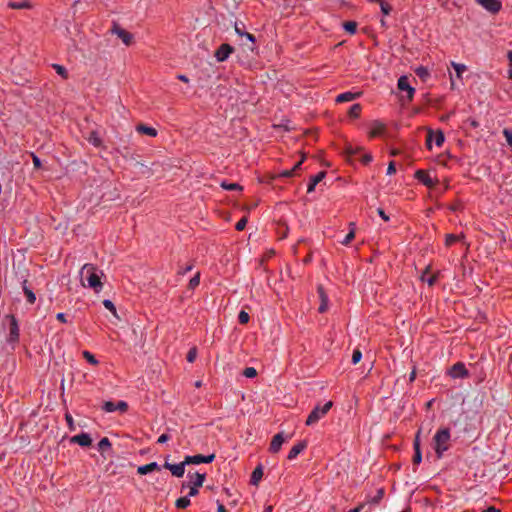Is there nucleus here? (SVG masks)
Returning a JSON list of instances; mask_svg holds the SVG:
<instances>
[{
    "label": "nucleus",
    "mask_w": 512,
    "mask_h": 512,
    "mask_svg": "<svg viewBox=\"0 0 512 512\" xmlns=\"http://www.w3.org/2000/svg\"><path fill=\"white\" fill-rule=\"evenodd\" d=\"M305 159H306V156L303 154L301 159L291 169H286V170L281 171L278 174L272 175L270 177V180L274 181V180H277L280 178H291V177L298 175Z\"/></svg>",
    "instance_id": "39448f33"
},
{
    "label": "nucleus",
    "mask_w": 512,
    "mask_h": 512,
    "mask_svg": "<svg viewBox=\"0 0 512 512\" xmlns=\"http://www.w3.org/2000/svg\"><path fill=\"white\" fill-rule=\"evenodd\" d=\"M103 305L106 309H108L110 312L116 315V307L111 300L105 299L103 301Z\"/></svg>",
    "instance_id": "603ef678"
},
{
    "label": "nucleus",
    "mask_w": 512,
    "mask_h": 512,
    "mask_svg": "<svg viewBox=\"0 0 512 512\" xmlns=\"http://www.w3.org/2000/svg\"><path fill=\"white\" fill-rule=\"evenodd\" d=\"M333 402L328 401L323 406L317 405L314 407V409L310 412L306 419V425L312 426L316 424L319 420H321L332 408Z\"/></svg>",
    "instance_id": "7ed1b4c3"
},
{
    "label": "nucleus",
    "mask_w": 512,
    "mask_h": 512,
    "mask_svg": "<svg viewBox=\"0 0 512 512\" xmlns=\"http://www.w3.org/2000/svg\"><path fill=\"white\" fill-rule=\"evenodd\" d=\"M65 420L69 426V429L70 430H73L74 429V421H73V417L69 414V413H66L65 414Z\"/></svg>",
    "instance_id": "680f3d73"
},
{
    "label": "nucleus",
    "mask_w": 512,
    "mask_h": 512,
    "mask_svg": "<svg viewBox=\"0 0 512 512\" xmlns=\"http://www.w3.org/2000/svg\"><path fill=\"white\" fill-rule=\"evenodd\" d=\"M371 129L369 131V138L382 137L386 133V125L379 120H374L371 123Z\"/></svg>",
    "instance_id": "4468645a"
},
{
    "label": "nucleus",
    "mask_w": 512,
    "mask_h": 512,
    "mask_svg": "<svg viewBox=\"0 0 512 512\" xmlns=\"http://www.w3.org/2000/svg\"><path fill=\"white\" fill-rule=\"evenodd\" d=\"M365 506V503H360L358 506H356L353 509H350L348 512H361Z\"/></svg>",
    "instance_id": "774afa93"
},
{
    "label": "nucleus",
    "mask_w": 512,
    "mask_h": 512,
    "mask_svg": "<svg viewBox=\"0 0 512 512\" xmlns=\"http://www.w3.org/2000/svg\"><path fill=\"white\" fill-rule=\"evenodd\" d=\"M136 131L140 134H145L150 137H156L158 134V132L155 128L147 126L145 124H138L136 126Z\"/></svg>",
    "instance_id": "a878e982"
},
{
    "label": "nucleus",
    "mask_w": 512,
    "mask_h": 512,
    "mask_svg": "<svg viewBox=\"0 0 512 512\" xmlns=\"http://www.w3.org/2000/svg\"><path fill=\"white\" fill-rule=\"evenodd\" d=\"M221 187L228 191L242 190V187L238 183H227L226 181L221 183Z\"/></svg>",
    "instance_id": "37998d69"
},
{
    "label": "nucleus",
    "mask_w": 512,
    "mask_h": 512,
    "mask_svg": "<svg viewBox=\"0 0 512 512\" xmlns=\"http://www.w3.org/2000/svg\"><path fill=\"white\" fill-rule=\"evenodd\" d=\"M450 438V429L447 427L439 429L434 435L432 445L438 459L450 448Z\"/></svg>",
    "instance_id": "f257e3e1"
},
{
    "label": "nucleus",
    "mask_w": 512,
    "mask_h": 512,
    "mask_svg": "<svg viewBox=\"0 0 512 512\" xmlns=\"http://www.w3.org/2000/svg\"><path fill=\"white\" fill-rule=\"evenodd\" d=\"M111 32L117 35L122 40V42L127 46H129L133 41V35L130 32L123 29L122 27H120L117 23L113 24Z\"/></svg>",
    "instance_id": "f8f14e48"
},
{
    "label": "nucleus",
    "mask_w": 512,
    "mask_h": 512,
    "mask_svg": "<svg viewBox=\"0 0 512 512\" xmlns=\"http://www.w3.org/2000/svg\"><path fill=\"white\" fill-rule=\"evenodd\" d=\"M284 442H285V439H284L283 433H277L276 435L273 436V438L271 440V443L269 446V451L271 453L279 452V450L281 449V446Z\"/></svg>",
    "instance_id": "aec40b11"
},
{
    "label": "nucleus",
    "mask_w": 512,
    "mask_h": 512,
    "mask_svg": "<svg viewBox=\"0 0 512 512\" xmlns=\"http://www.w3.org/2000/svg\"><path fill=\"white\" fill-rule=\"evenodd\" d=\"M8 7L11 9H30L32 8V4L27 0L22 2L10 1Z\"/></svg>",
    "instance_id": "c756f323"
},
{
    "label": "nucleus",
    "mask_w": 512,
    "mask_h": 512,
    "mask_svg": "<svg viewBox=\"0 0 512 512\" xmlns=\"http://www.w3.org/2000/svg\"><path fill=\"white\" fill-rule=\"evenodd\" d=\"M377 213L384 221H389V216L385 213V211L382 208H378Z\"/></svg>",
    "instance_id": "69168bd1"
},
{
    "label": "nucleus",
    "mask_w": 512,
    "mask_h": 512,
    "mask_svg": "<svg viewBox=\"0 0 512 512\" xmlns=\"http://www.w3.org/2000/svg\"><path fill=\"white\" fill-rule=\"evenodd\" d=\"M362 358V353L359 349H355L352 354V363L357 364Z\"/></svg>",
    "instance_id": "5fc2aeb1"
},
{
    "label": "nucleus",
    "mask_w": 512,
    "mask_h": 512,
    "mask_svg": "<svg viewBox=\"0 0 512 512\" xmlns=\"http://www.w3.org/2000/svg\"><path fill=\"white\" fill-rule=\"evenodd\" d=\"M108 449H111V442L107 437H104L98 443V451L103 454Z\"/></svg>",
    "instance_id": "e433bc0d"
},
{
    "label": "nucleus",
    "mask_w": 512,
    "mask_h": 512,
    "mask_svg": "<svg viewBox=\"0 0 512 512\" xmlns=\"http://www.w3.org/2000/svg\"><path fill=\"white\" fill-rule=\"evenodd\" d=\"M445 137L441 130L434 132L432 129H428L426 136V147L431 150L432 142L434 141L436 146L441 147L444 143Z\"/></svg>",
    "instance_id": "6e6552de"
},
{
    "label": "nucleus",
    "mask_w": 512,
    "mask_h": 512,
    "mask_svg": "<svg viewBox=\"0 0 512 512\" xmlns=\"http://www.w3.org/2000/svg\"><path fill=\"white\" fill-rule=\"evenodd\" d=\"M234 51L235 48L232 45L228 43H223L217 48V50L214 53V56L218 62H224L229 58V56Z\"/></svg>",
    "instance_id": "1a4fd4ad"
},
{
    "label": "nucleus",
    "mask_w": 512,
    "mask_h": 512,
    "mask_svg": "<svg viewBox=\"0 0 512 512\" xmlns=\"http://www.w3.org/2000/svg\"><path fill=\"white\" fill-rule=\"evenodd\" d=\"M160 466L156 462H151L149 464L139 466L137 469V473L140 475H146L153 471H159Z\"/></svg>",
    "instance_id": "393cba45"
},
{
    "label": "nucleus",
    "mask_w": 512,
    "mask_h": 512,
    "mask_svg": "<svg viewBox=\"0 0 512 512\" xmlns=\"http://www.w3.org/2000/svg\"><path fill=\"white\" fill-rule=\"evenodd\" d=\"M325 176H326V172L325 171H321V172L317 173L316 175L311 176L310 180H309V183H308V186H307V192L308 193L313 192L315 190L316 185L318 183H320Z\"/></svg>",
    "instance_id": "4be33fe9"
},
{
    "label": "nucleus",
    "mask_w": 512,
    "mask_h": 512,
    "mask_svg": "<svg viewBox=\"0 0 512 512\" xmlns=\"http://www.w3.org/2000/svg\"><path fill=\"white\" fill-rule=\"evenodd\" d=\"M354 226H355L354 223H350L351 229H350L349 233L345 236V238L341 241V244L347 246L355 238V228H354Z\"/></svg>",
    "instance_id": "4c0bfd02"
},
{
    "label": "nucleus",
    "mask_w": 512,
    "mask_h": 512,
    "mask_svg": "<svg viewBox=\"0 0 512 512\" xmlns=\"http://www.w3.org/2000/svg\"><path fill=\"white\" fill-rule=\"evenodd\" d=\"M82 356H83V358H84L88 363H90L91 365L96 366V365H98V364H99V361L96 359V357H95L91 352H89V351H87V350H84V351L82 352Z\"/></svg>",
    "instance_id": "a19ab883"
},
{
    "label": "nucleus",
    "mask_w": 512,
    "mask_h": 512,
    "mask_svg": "<svg viewBox=\"0 0 512 512\" xmlns=\"http://www.w3.org/2000/svg\"><path fill=\"white\" fill-rule=\"evenodd\" d=\"M362 106L359 103L353 104L348 111V115L351 118H358L361 114Z\"/></svg>",
    "instance_id": "c9c22d12"
},
{
    "label": "nucleus",
    "mask_w": 512,
    "mask_h": 512,
    "mask_svg": "<svg viewBox=\"0 0 512 512\" xmlns=\"http://www.w3.org/2000/svg\"><path fill=\"white\" fill-rule=\"evenodd\" d=\"M190 496H185V497H180L176 500V507L179 508V509H185L187 508L191 502H190V499H189Z\"/></svg>",
    "instance_id": "79ce46f5"
},
{
    "label": "nucleus",
    "mask_w": 512,
    "mask_h": 512,
    "mask_svg": "<svg viewBox=\"0 0 512 512\" xmlns=\"http://www.w3.org/2000/svg\"><path fill=\"white\" fill-rule=\"evenodd\" d=\"M360 95H361V93H353L350 91L344 92V93L339 94L336 97V102L337 103L350 102V101L357 99Z\"/></svg>",
    "instance_id": "b1692460"
},
{
    "label": "nucleus",
    "mask_w": 512,
    "mask_h": 512,
    "mask_svg": "<svg viewBox=\"0 0 512 512\" xmlns=\"http://www.w3.org/2000/svg\"><path fill=\"white\" fill-rule=\"evenodd\" d=\"M317 293L320 299V305L318 311L320 313H325L328 310V295L325 292V289L322 285L317 287Z\"/></svg>",
    "instance_id": "6ab92c4d"
},
{
    "label": "nucleus",
    "mask_w": 512,
    "mask_h": 512,
    "mask_svg": "<svg viewBox=\"0 0 512 512\" xmlns=\"http://www.w3.org/2000/svg\"><path fill=\"white\" fill-rule=\"evenodd\" d=\"M380 9H381L382 14L387 16L391 13L392 6L388 2L385 1V2L381 3Z\"/></svg>",
    "instance_id": "3c124183"
},
{
    "label": "nucleus",
    "mask_w": 512,
    "mask_h": 512,
    "mask_svg": "<svg viewBox=\"0 0 512 512\" xmlns=\"http://www.w3.org/2000/svg\"><path fill=\"white\" fill-rule=\"evenodd\" d=\"M416 75L424 80L429 76V71L426 67L420 66L415 70Z\"/></svg>",
    "instance_id": "c03bdc74"
},
{
    "label": "nucleus",
    "mask_w": 512,
    "mask_h": 512,
    "mask_svg": "<svg viewBox=\"0 0 512 512\" xmlns=\"http://www.w3.org/2000/svg\"><path fill=\"white\" fill-rule=\"evenodd\" d=\"M70 442L78 444L82 447H89L92 444V438L89 434L82 432L71 437Z\"/></svg>",
    "instance_id": "a211bd4d"
},
{
    "label": "nucleus",
    "mask_w": 512,
    "mask_h": 512,
    "mask_svg": "<svg viewBox=\"0 0 512 512\" xmlns=\"http://www.w3.org/2000/svg\"><path fill=\"white\" fill-rule=\"evenodd\" d=\"M357 26L358 24L355 21H346L343 23V28L351 35L357 32Z\"/></svg>",
    "instance_id": "58836bf2"
},
{
    "label": "nucleus",
    "mask_w": 512,
    "mask_h": 512,
    "mask_svg": "<svg viewBox=\"0 0 512 512\" xmlns=\"http://www.w3.org/2000/svg\"><path fill=\"white\" fill-rule=\"evenodd\" d=\"M200 284V273L197 272L189 281L188 287L195 289Z\"/></svg>",
    "instance_id": "49530a36"
},
{
    "label": "nucleus",
    "mask_w": 512,
    "mask_h": 512,
    "mask_svg": "<svg viewBox=\"0 0 512 512\" xmlns=\"http://www.w3.org/2000/svg\"><path fill=\"white\" fill-rule=\"evenodd\" d=\"M4 322L8 324L9 329L7 341L9 343H17L20 337L18 320L13 314H8L4 317Z\"/></svg>",
    "instance_id": "20e7f679"
},
{
    "label": "nucleus",
    "mask_w": 512,
    "mask_h": 512,
    "mask_svg": "<svg viewBox=\"0 0 512 512\" xmlns=\"http://www.w3.org/2000/svg\"><path fill=\"white\" fill-rule=\"evenodd\" d=\"M360 161L362 164L367 165L372 161V155L370 153H365L361 156Z\"/></svg>",
    "instance_id": "bf43d9fd"
},
{
    "label": "nucleus",
    "mask_w": 512,
    "mask_h": 512,
    "mask_svg": "<svg viewBox=\"0 0 512 512\" xmlns=\"http://www.w3.org/2000/svg\"><path fill=\"white\" fill-rule=\"evenodd\" d=\"M449 209L454 212L459 211L463 209V204L461 201L456 200L449 206Z\"/></svg>",
    "instance_id": "6e6d98bb"
},
{
    "label": "nucleus",
    "mask_w": 512,
    "mask_h": 512,
    "mask_svg": "<svg viewBox=\"0 0 512 512\" xmlns=\"http://www.w3.org/2000/svg\"><path fill=\"white\" fill-rule=\"evenodd\" d=\"M190 477L192 485L190 486V491L188 493V496H196L199 493L198 488L203 485V482L205 481L206 474L205 473H194V474H188Z\"/></svg>",
    "instance_id": "423d86ee"
},
{
    "label": "nucleus",
    "mask_w": 512,
    "mask_h": 512,
    "mask_svg": "<svg viewBox=\"0 0 512 512\" xmlns=\"http://www.w3.org/2000/svg\"><path fill=\"white\" fill-rule=\"evenodd\" d=\"M503 134L506 138L507 143L512 147V131L509 129H504Z\"/></svg>",
    "instance_id": "052dcab7"
},
{
    "label": "nucleus",
    "mask_w": 512,
    "mask_h": 512,
    "mask_svg": "<svg viewBox=\"0 0 512 512\" xmlns=\"http://www.w3.org/2000/svg\"><path fill=\"white\" fill-rule=\"evenodd\" d=\"M82 273H86V281L89 287L93 288L96 292L102 289L103 284L93 264H85L82 268Z\"/></svg>",
    "instance_id": "f03ea898"
},
{
    "label": "nucleus",
    "mask_w": 512,
    "mask_h": 512,
    "mask_svg": "<svg viewBox=\"0 0 512 512\" xmlns=\"http://www.w3.org/2000/svg\"><path fill=\"white\" fill-rule=\"evenodd\" d=\"M193 263L187 265L186 267H180L178 270V275H185L193 269Z\"/></svg>",
    "instance_id": "13d9d810"
},
{
    "label": "nucleus",
    "mask_w": 512,
    "mask_h": 512,
    "mask_svg": "<svg viewBox=\"0 0 512 512\" xmlns=\"http://www.w3.org/2000/svg\"><path fill=\"white\" fill-rule=\"evenodd\" d=\"M169 439H170V436L168 434L164 433L159 436L157 443L163 444V443H166Z\"/></svg>",
    "instance_id": "e2e57ef3"
},
{
    "label": "nucleus",
    "mask_w": 512,
    "mask_h": 512,
    "mask_svg": "<svg viewBox=\"0 0 512 512\" xmlns=\"http://www.w3.org/2000/svg\"><path fill=\"white\" fill-rule=\"evenodd\" d=\"M196 357H197V348L192 347L191 349H189V351L186 355V359L189 363H193L195 361Z\"/></svg>",
    "instance_id": "de8ad7c7"
},
{
    "label": "nucleus",
    "mask_w": 512,
    "mask_h": 512,
    "mask_svg": "<svg viewBox=\"0 0 512 512\" xmlns=\"http://www.w3.org/2000/svg\"><path fill=\"white\" fill-rule=\"evenodd\" d=\"M28 281L25 279L22 282V289L29 304H34L36 301L35 293L28 287Z\"/></svg>",
    "instance_id": "bb28decb"
},
{
    "label": "nucleus",
    "mask_w": 512,
    "mask_h": 512,
    "mask_svg": "<svg viewBox=\"0 0 512 512\" xmlns=\"http://www.w3.org/2000/svg\"><path fill=\"white\" fill-rule=\"evenodd\" d=\"M464 238V235L463 234H460V235H455V234H446V237H445V245L447 247H450L452 246L454 243L460 241L461 239Z\"/></svg>",
    "instance_id": "473e14b6"
},
{
    "label": "nucleus",
    "mask_w": 512,
    "mask_h": 512,
    "mask_svg": "<svg viewBox=\"0 0 512 512\" xmlns=\"http://www.w3.org/2000/svg\"><path fill=\"white\" fill-rule=\"evenodd\" d=\"M475 2L492 14L498 13L502 8L499 0H475Z\"/></svg>",
    "instance_id": "ddd939ff"
},
{
    "label": "nucleus",
    "mask_w": 512,
    "mask_h": 512,
    "mask_svg": "<svg viewBox=\"0 0 512 512\" xmlns=\"http://www.w3.org/2000/svg\"><path fill=\"white\" fill-rule=\"evenodd\" d=\"M360 151H362V147L347 145L345 148V153L349 161H352Z\"/></svg>",
    "instance_id": "c85d7f7f"
},
{
    "label": "nucleus",
    "mask_w": 512,
    "mask_h": 512,
    "mask_svg": "<svg viewBox=\"0 0 512 512\" xmlns=\"http://www.w3.org/2000/svg\"><path fill=\"white\" fill-rule=\"evenodd\" d=\"M87 140L90 144H92L95 147L102 146V139L99 137V135L96 131H91Z\"/></svg>",
    "instance_id": "7c9ffc66"
},
{
    "label": "nucleus",
    "mask_w": 512,
    "mask_h": 512,
    "mask_svg": "<svg viewBox=\"0 0 512 512\" xmlns=\"http://www.w3.org/2000/svg\"><path fill=\"white\" fill-rule=\"evenodd\" d=\"M102 409L107 413H112L115 411L125 413L128 410V403L122 400L118 401L117 403L106 401L104 402Z\"/></svg>",
    "instance_id": "9b49d317"
},
{
    "label": "nucleus",
    "mask_w": 512,
    "mask_h": 512,
    "mask_svg": "<svg viewBox=\"0 0 512 512\" xmlns=\"http://www.w3.org/2000/svg\"><path fill=\"white\" fill-rule=\"evenodd\" d=\"M32 161L35 169H40L42 166L41 160L38 156H36L34 153H31Z\"/></svg>",
    "instance_id": "4d7b16f0"
},
{
    "label": "nucleus",
    "mask_w": 512,
    "mask_h": 512,
    "mask_svg": "<svg viewBox=\"0 0 512 512\" xmlns=\"http://www.w3.org/2000/svg\"><path fill=\"white\" fill-rule=\"evenodd\" d=\"M52 68L56 71V73L58 75H60L63 79H68L69 77V74H68V71L67 69L62 66V65H59V64H52Z\"/></svg>",
    "instance_id": "ea45409f"
},
{
    "label": "nucleus",
    "mask_w": 512,
    "mask_h": 512,
    "mask_svg": "<svg viewBox=\"0 0 512 512\" xmlns=\"http://www.w3.org/2000/svg\"><path fill=\"white\" fill-rule=\"evenodd\" d=\"M420 433H421V430H418L415 435L414 441H413V448H414V455L412 458L413 465H419L422 461Z\"/></svg>",
    "instance_id": "2eb2a0df"
},
{
    "label": "nucleus",
    "mask_w": 512,
    "mask_h": 512,
    "mask_svg": "<svg viewBox=\"0 0 512 512\" xmlns=\"http://www.w3.org/2000/svg\"><path fill=\"white\" fill-rule=\"evenodd\" d=\"M249 320H250L249 314L246 311L241 310L239 312V314H238V321H239V323L242 324V325H245V324H247L249 322Z\"/></svg>",
    "instance_id": "a18cd8bd"
},
{
    "label": "nucleus",
    "mask_w": 512,
    "mask_h": 512,
    "mask_svg": "<svg viewBox=\"0 0 512 512\" xmlns=\"http://www.w3.org/2000/svg\"><path fill=\"white\" fill-rule=\"evenodd\" d=\"M307 447L306 441H299L289 451L287 458L289 460L295 459Z\"/></svg>",
    "instance_id": "5701e85b"
},
{
    "label": "nucleus",
    "mask_w": 512,
    "mask_h": 512,
    "mask_svg": "<svg viewBox=\"0 0 512 512\" xmlns=\"http://www.w3.org/2000/svg\"><path fill=\"white\" fill-rule=\"evenodd\" d=\"M186 464L185 460L179 464H170L165 462L164 468L170 470L173 476L180 478L184 475Z\"/></svg>",
    "instance_id": "f3484780"
},
{
    "label": "nucleus",
    "mask_w": 512,
    "mask_h": 512,
    "mask_svg": "<svg viewBox=\"0 0 512 512\" xmlns=\"http://www.w3.org/2000/svg\"><path fill=\"white\" fill-rule=\"evenodd\" d=\"M263 477V468L261 465L257 466L251 474L250 483L257 485Z\"/></svg>",
    "instance_id": "cd10ccee"
},
{
    "label": "nucleus",
    "mask_w": 512,
    "mask_h": 512,
    "mask_svg": "<svg viewBox=\"0 0 512 512\" xmlns=\"http://www.w3.org/2000/svg\"><path fill=\"white\" fill-rule=\"evenodd\" d=\"M247 225V218L246 217H242L235 225V229L237 231H242L245 229Z\"/></svg>",
    "instance_id": "864d4df0"
},
{
    "label": "nucleus",
    "mask_w": 512,
    "mask_h": 512,
    "mask_svg": "<svg viewBox=\"0 0 512 512\" xmlns=\"http://www.w3.org/2000/svg\"><path fill=\"white\" fill-rule=\"evenodd\" d=\"M397 85H398V88L401 91H407L408 92V98L409 99L413 98V95L415 93V89L410 86L408 78L406 76H401L398 79V84Z\"/></svg>",
    "instance_id": "412c9836"
},
{
    "label": "nucleus",
    "mask_w": 512,
    "mask_h": 512,
    "mask_svg": "<svg viewBox=\"0 0 512 512\" xmlns=\"http://www.w3.org/2000/svg\"><path fill=\"white\" fill-rule=\"evenodd\" d=\"M415 178L424 184L428 188H433L437 184L438 180L433 179L429 172L423 169H419L415 172Z\"/></svg>",
    "instance_id": "9d476101"
},
{
    "label": "nucleus",
    "mask_w": 512,
    "mask_h": 512,
    "mask_svg": "<svg viewBox=\"0 0 512 512\" xmlns=\"http://www.w3.org/2000/svg\"><path fill=\"white\" fill-rule=\"evenodd\" d=\"M56 319H57L58 321H60L61 323H67V322H68V320H67V318H66L65 313H62V312H60V313H58V314L56 315Z\"/></svg>",
    "instance_id": "338daca9"
},
{
    "label": "nucleus",
    "mask_w": 512,
    "mask_h": 512,
    "mask_svg": "<svg viewBox=\"0 0 512 512\" xmlns=\"http://www.w3.org/2000/svg\"><path fill=\"white\" fill-rule=\"evenodd\" d=\"M384 494H385V490L384 488H379L375 494V496L367 499V503H371V504H379L381 502V500L383 499L384 497Z\"/></svg>",
    "instance_id": "f704fd0d"
},
{
    "label": "nucleus",
    "mask_w": 512,
    "mask_h": 512,
    "mask_svg": "<svg viewBox=\"0 0 512 512\" xmlns=\"http://www.w3.org/2000/svg\"><path fill=\"white\" fill-rule=\"evenodd\" d=\"M215 459V454H210L207 456L198 454L192 456L185 457V463L187 464H201V463H211Z\"/></svg>",
    "instance_id": "dca6fc26"
},
{
    "label": "nucleus",
    "mask_w": 512,
    "mask_h": 512,
    "mask_svg": "<svg viewBox=\"0 0 512 512\" xmlns=\"http://www.w3.org/2000/svg\"><path fill=\"white\" fill-rule=\"evenodd\" d=\"M447 374L454 379H465L469 377V371L463 362H457L452 365Z\"/></svg>",
    "instance_id": "0eeeda50"
},
{
    "label": "nucleus",
    "mask_w": 512,
    "mask_h": 512,
    "mask_svg": "<svg viewBox=\"0 0 512 512\" xmlns=\"http://www.w3.org/2000/svg\"><path fill=\"white\" fill-rule=\"evenodd\" d=\"M451 67L456 72V77L460 80H462V74L467 70V66L461 63H456L454 61L451 62Z\"/></svg>",
    "instance_id": "2f4dec72"
},
{
    "label": "nucleus",
    "mask_w": 512,
    "mask_h": 512,
    "mask_svg": "<svg viewBox=\"0 0 512 512\" xmlns=\"http://www.w3.org/2000/svg\"><path fill=\"white\" fill-rule=\"evenodd\" d=\"M243 375L247 378H254L257 376V371L254 367H246L243 370Z\"/></svg>",
    "instance_id": "09e8293b"
},
{
    "label": "nucleus",
    "mask_w": 512,
    "mask_h": 512,
    "mask_svg": "<svg viewBox=\"0 0 512 512\" xmlns=\"http://www.w3.org/2000/svg\"><path fill=\"white\" fill-rule=\"evenodd\" d=\"M234 29H235V32L239 35V36H243L244 35V29H245V24L243 22H238L236 21L235 24H234Z\"/></svg>",
    "instance_id": "8fccbe9b"
},
{
    "label": "nucleus",
    "mask_w": 512,
    "mask_h": 512,
    "mask_svg": "<svg viewBox=\"0 0 512 512\" xmlns=\"http://www.w3.org/2000/svg\"><path fill=\"white\" fill-rule=\"evenodd\" d=\"M428 273H429V267L426 268V270L424 271L421 279H422V281L427 282V284L429 286H433L437 282V280H438V273L437 274H433V275H431L429 277H426V275Z\"/></svg>",
    "instance_id": "72a5a7b5"
},
{
    "label": "nucleus",
    "mask_w": 512,
    "mask_h": 512,
    "mask_svg": "<svg viewBox=\"0 0 512 512\" xmlns=\"http://www.w3.org/2000/svg\"><path fill=\"white\" fill-rule=\"evenodd\" d=\"M396 172V166H395V163L392 161L389 163L388 165V168H387V174L388 175H392Z\"/></svg>",
    "instance_id": "0e129e2a"
}]
</instances>
